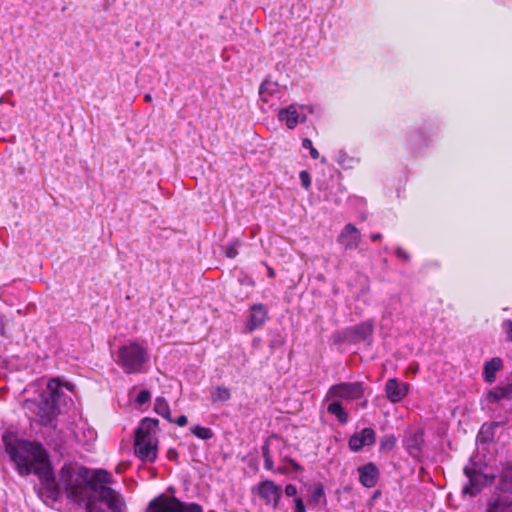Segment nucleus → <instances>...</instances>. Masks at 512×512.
Wrapping results in <instances>:
<instances>
[{"mask_svg": "<svg viewBox=\"0 0 512 512\" xmlns=\"http://www.w3.org/2000/svg\"><path fill=\"white\" fill-rule=\"evenodd\" d=\"M265 266L267 268L268 277L274 278L276 276L275 270L272 267H270L269 265H267L266 263H265Z\"/></svg>", "mask_w": 512, "mask_h": 512, "instance_id": "nucleus-42", "label": "nucleus"}, {"mask_svg": "<svg viewBox=\"0 0 512 512\" xmlns=\"http://www.w3.org/2000/svg\"><path fill=\"white\" fill-rule=\"evenodd\" d=\"M424 442V431L417 429L409 432L404 440V446L411 457L419 459L422 455Z\"/></svg>", "mask_w": 512, "mask_h": 512, "instance_id": "nucleus-17", "label": "nucleus"}, {"mask_svg": "<svg viewBox=\"0 0 512 512\" xmlns=\"http://www.w3.org/2000/svg\"><path fill=\"white\" fill-rule=\"evenodd\" d=\"M374 323L372 320H366L356 325L346 327L334 334L337 342L359 343L372 336Z\"/></svg>", "mask_w": 512, "mask_h": 512, "instance_id": "nucleus-8", "label": "nucleus"}, {"mask_svg": "<svg viewBox=\"0 0 512 512\" xmlns=\"http://www.w3.org/2000/svg\"><path fill=\"white\" fill-rule=\"evenodd\" d=\"M151 398V394L148 390H141L137 397L136 402L140 405L147 403Z\"/></svg>", "mask_w": 512, "mask_h": 512, "instance_id": "nucleus-35", "label": "nucleus"}, {"mask_svg": "<svg viewBox=\"0 0 512 512\" xmlns=\"http://www.w3.org/2000/svg\"><path fill=\"white\" fill-rule=\"evenodd\" d=\"M154 411L168 422L172 423L173 419L171 417L170 406L164 397H157L155 399Z\"/></svg>", "mask_w": 512, "mask_h": 512, "instance_id": "nucleus-26", "label": "nucleus"}, {"mask_svg": "<svg viewBox=\"0 0 512 512\" xmlns=\"http://www.w3.org/2000/svg\"><path fill=\"white\" fill-rule=\"evenodd\" d=\"M361 237L359 229L354 224L348 223L337 236V243L340 244L345 251L355 250L359 247Z\"/></svg>", "mask_w": 512, "mask_h": 512, "instance_id": "nucleus-12", "label": "nucleus"}, {"mask_svg": "<svg viewBox=\"0 0 512 512\" xmlns=\"http://www.w3.org/2000/svg\"><path fill=\"white\" fill-rule=\"evenodd\" d=\"M309 502L312 505L319 506L321 508L327 507V498L325 495L324 486L322 483H316Z\"/></svg>", "mask_w": 512, "mask_h": 512, "instance_id": "nucleus-23", "label": "nucleus"}, {"mask_svg": "<svg viewBox=\"0 0 512 512\" xmlns=\"http://www.w3.org/2000/svg\"><path fill=\"white\" fill-rule=\"evenodd\" d=\"M188 418L186 415H180L176 419H173L172 423H175L176 425L183 427L187 424Z\"/></svg>", "mask_w": 512, "mask_h": 512, "instance_id": "nucleus-39", "label": "nucleus"}, {"mask_svg": "<svg viewBox=\"0 0 512 512\" xmlns=\"http://www.w3.org/2000/svg\"><path fill=\"white\" fill-rule=\"evenodd\" d=\"M503 368V361L499 357H494L484 364L483 376L487 383H493L496 380V373Z\"/></svg>", "mask_w": 512, "mask_h": 512, "instance_id": "nucleus-19", "label": "nucleus"}, {"mask_svg": "<svg viewBox=\"0 0 512 512\" xmlns=\"http://www.w3.org/2000/svg\"><path fill=\"white\" fill-rule=\"evenodd\" d=\"M3 443L18 474L20 476L36 475L47 491L48 497L56 502L60 498V489L45 447L40 442L27 440H20L13 444L9 435L3 436Z\"/></svg>", "mask_w": 512, "mask_h": 512, "instance_id": "nucleus-1", "label": "nucleus"}, {"mask_svg": "<svg viewBox=\"0 0 512 512\" xmlns=\"http://www.w3.org/2000/svg\"><path fill=\"white\" fill-rule=\"evenodd\" d=\"M167 458L171 461H174L178 458V452L176 449H169L167 451Z\"/></svg>", "mask_w": 512, "mask_h": 512, "instance_id": "nucleus-40", "label": "nucleus"}, {"mask_svg": "<svg viewBox=\"0 0 512 512\" xmlns=\"http://www.w3.org/2000/svg\"><path fill=\"white\" fill-rule=\"evenodd\" d=\"M254 490L266 505L272 506L274 509L278 508L282 497V488L280 485L272 480L266 479L259 482L257 486L253 488V491Z\"/></svg>", "mask_w": 512, "mask_h": 512, "instance_id": "nucleus-11", "label": "nucleus"}, {"mask_svg": "<svg viewBox=\"0 0 512 512\" xmlns=\"http://www.w3.org/2000/svg\"><path fill=\"white\" fill-rule=\"evenodd\" d=\"M370 239L373 241V242H376V241H379L382 239V234L381 233H372L370 235Z\"/></svg>", "mask_w": 512, "mask_h": 512, "instance_id": "nucleus-43", "label": "nucleus"}, {"mask_svg": "<svg viewBox=\"0 0 512 512\" xmlns=\"http://www.w3.org/2000/svg\"><path fill=\"white\" fill-rule=\"evenodd\" d=\"M151 99L152 98H150V97L145 98L146 101H150Z\"/></svg>", "mask_w": 512, "mask_h": 512, "instance_id": "nucleus-46", "label": "nucleus"}, {"mask_svg": "<svg viewBox=\"0 0 512 512\" xmlns=\"http://www.w3.org/2000/svg\"><path fill=\"white\" fill-rule=\"evenodd\" d=\"M302 147L305 149H308L310 151V156L312 159H318L319 158V152L318 150L313 146V143L310 139L304 138L302 140Z\"/></svg>", "mask_w": 512, "mask_h": 512, "instance_id": "nucleus-32", "label": "nucleus"}, {"mask_svg": "<svg viewBox=\"0 0 512 512\" xmlns=\"http://www.w3.org/2000/svg\"><path fill=\"white\" fill-rule=\"evenodd\" d=\"M268 320V309L262 303L253 304L250 307V314L246 321V329L253 332L260 329Z\"/></svg>", "mask_w": 512, "mask_h": 512, "instance_id": "nucleus-14", "label": "nucleus"}, {"mask_svg": "<svg viewBox=\"0 0 512 512\" xmlns=\"http://www.w3.org/2000/svg\"><path fill=\"white\" fill-rule=\"evenodd\" d=\"M464 474L468 478V484L463 487V494L470 496L477 495L482 487L484 475L472 466H465L463 469Z\"/></svg>", "mask_w": 512, "mask_h": 512, "instance_id": "nucleus-16", "label": "nucleus"}, {"mask_svg": "<svg viewBox=\"0 0 512 512\" xmlns=\"http://www.w3.org/2000/svg\"><path fill=\"white\" fill-rule=\"evenodd\" d=\"M87 467L71 463L64 464L59 470V489H63L66 497L76 503L82 504L87 501L86 477Z\"/></svg>", "mask_w": 512, "mask_h": 512, "instance_id": "nucleus-3", "label": "nucleus"}, {"mask_svg": "<svg viewBox=\"0 0 512 512\" xmlns=\"http://www.w3.org/2000/svg\"><path fill=\"white\" fill-rule=\"evenodd\" d=\"M312 113L310 106L291 104L278 112V119L284 122L288 129H294L299 123H304L307 116Z\"/></svg>", "mask_w": 512, "mask_h": 512, "instance_id": "nucleus-10", "label": "nucleus"}, {"mask_svg": "<svg viewBox=\"0 0 512 512\" xmlns=\"http://www.w3.org/2000/svg\"><path fill=\"white\" fill-rule=\"evenodd\" d=\"M148 512H203L197 503H186L174 496L161 494L152 499L147 508Z\"/></svg>", "mask_w": 512, "mask_h": 512, "instance_id": "nucleus-6", "label": "nucleus"}, {"mask_svg": "<svg viewBox=\"0 0 512 512\" xmlns=\"http://www.w3.org/2000/svg\"><path fill=\"white\" fill-rule=\"evenodd\" d=\"M512 398V384L505 386H497L488 392V399L494 402H498L502 399Z\"/></svg>", "mask_w": 512, "mask_h": 512, "instance_id": "nucleus-22", "label": "nucleus"}, {"mask_svg": "<svg viewBox=\"0 0 512 512\" xmlns=\"http://www.w3.org/2000/svg\"><path fill=\"white\" fill-rule=\"evenodd\" d=\"M240 242L238 240L233 241L231 244L225 247V256L228 258H235L238 255V247Z\"/></svg>", "mask_w": 512, "mask_h": 512, "instance_id": "nucleus-31", "label": "nucleus"}, {"mask_svg": "<svg viewBox=\"0 0 512 512\" xmlns=\"http://www.w3.org/2000/svg\"><path fill=\"white\" fill-rule=\"evenodd\" d=\"M359 482L366 488H373L377 485L380 471L375 463L369 462L357 469Z\"/></svg>", "mask_w": 512, "mask_h": 512, "instance_id": "nucleus-18", "label": "nucleus"}, {"mask_svg": "<svg viewBox=\"0 0 512 512\" xmlns=\"http://www.w3.org/2000/svg\"><path fill=\"white\" fill-rule=\"evenodd\" d=\"M284 461L290 466L292 471L303 472L304 468L296 460L290 457H286Z\"/></svg>", "mask_w": 512, "mask_h": 512, "instance_id": "nucleus-36", "label": "nucleus"}, {"mask_svg": "<svg viewBox=\"0 0 512 512\" xmlns=\"http://www.w3.org/2000/svg\"><path fill=\"white\" fill-rule=\"evenodd\" d=\"M367 404H368V400H364V401L361 403V407H362V408H366V407H367Z\"/></svg>", "mask_w": 512, "mask_h": 512, "instance_id": "nucleus-44", "label": "nucleus"}, {"mask_svg": "<svg viewBox=\"0 0 512 512\" xmlns=\"http://www.w3.org/2000/svg\"><path fill=\"white\" fill-rule=\"evenodd\" d=\"M299 178H300V181H301V184L302 186L306 189V190H309L310 186H311V177H310V174L308 171L306 170H303L299 173Z\"/></svg>", "mask_w": 512, "mask_h": 512, "instance_id": "nucleus-34", "label": "nucleus"}, {"mask_svg": "<svg viewBox=\"0 0 512 512\" xmlns=\"http://www.w3.org/2000/svg\"><path fill=\"white\" fill-rule=\"evenodd\" d=\"M232 398V391L226 385H217L210 393L212 403H226Z\"/></svg>", "mask_w": 512, "mask_h": 512, "instance_id": "nucleus-21", "label": "nucleus"}, {"mask_svg": "<svg viewBox=\"0 0 512 512\" xmlns=\"http://www.w3.org/2000/svg\"><path fill=\"white\" fill-rule=\"evenodd\" d=\"M159 421L144 418L135 430L134 453L143 462L153 463L158 456V440L155 437Z\"/></svg>", "mask_w": 512, "mask_h": 512, "instance_id": "nucleus-4", "label": "nucleus"}, {"mask_svg": "<svg viewBox=\"0 0 512 512\" xmlns=\"http://www.w3.org/2000/svg\"><path fill=\"white\" fill-rule=\"evenodd\" d=\"M441 262L437 259L427 260L424 264V269L426 272H433L441 269Z\"/></svg>", "mask_w": 512, "mask_h": 512, "instance_id": "nucleus-33", "label": "nucleus"}, {"mask_svg": "<svg viewBox=\"0 0 512 512\" xmlns=\"http://www.w3.org/2000/svg\"><path fill=\"white\" fill-rule=\"evenodd\" d=\"M191 433L201 440H209L214 436L213 431L208 427L195 425L190 428Z\"/></svg>", "mask_w": 512, "mask_h": 512, "instance_id": "nucleus-27", "label": "nucleus"}, {"mask_svg": "<svg viewBox=\"0 0 512 512\" xmlns=\"http://www.w3.org/2000/svg\"><path fill=\"white\" fill-rule=\"evenodd\" d=\"M396 445V438L394 435H386L380 439V450L391 451Z\"/></svg>", "mask_w": 512, "mask_h": 512, "instance_id": "nucleus-29", "label": "nucleus"}, {"mask_svg": "<svg viewBox=\"0 0 512 512\" xmlns=\"http://www.w3.org/2000/svg\"><path fill=\"white\" fill-rule=\"evenodd\" d=\"M65 386L67 389H71V385L69 383H63L58 378H52L47 383V393H45L46 397H51L52 399L58 401L60 397L63 395L61 388Z\"/></svg>", "mask_w": 512, "mask_h": 512, "instance_id": "nucleus-20", "label": "nucleus"}, {"mask_svg": "<svg viewBox=\"0 0 512 512\" xmlns=\"http://www.w3.org/2000/svg\"><path fill=\"white\" fill-rule=\"evenodd\" d=\"M486 512H512V500L491 499L487 503Z\"/></svg>", "mask_w": 512, "mask_h": 512, "instance_id": "nucleus-25", "label": "nucleus"}, {"mask_svg": "<svg viewBox=\"0 0 512 512\" xmlns=\"http://www.w3.org/2000/svg\"><path fill=\"white\" fill-rule=\"evenodd\" d=\"M403 257H404L405 259H408V254H407V253H404V254H403Z\"/></svg>", "mask_w": 512, "mask_h": 512, "instance_id": "nucleus-45", "label": "nucleus"}, {"mask_svg": "<svg viewBox=\"0 0 512 512\" xmlns=\"http://www.w3.org/2000/svg\"><path fill=\"white\" fill-rule=\"evenodd\" d=\"M87 485V500L95 499L92 493H97L99 500L106 503L112 512H123V504L119 492L108 487L114 482L111 473L105 469H89L84 474Z\"/></svg>", "mask_w": 512, "mask_h": 512, "instance_id": "nucleus-2", "label": "nucleus"}, {"mask_svg": "<svg viewBox=\"0 0 512 512\" xmlns=\"http://www.w3.org/2000/svg\"><path fill=\"white\" fill-rule=\"evenodd\" d=\"M259 93L269 95L280 93L279 86L276 82L265 80L260 86Z\"/></svg>", "mask_w": 512, "mask_h": 512, "instance_id": "nucleus-28", "label": "nucleus"}, {"mask_svg": "<svg viewBox=\"0 0 512 512\" xmlns=\"http://www.w3.org/2000/svg\"><path fill=\"white\" fill-rule=\"evenodd\" d=\"M285 494L288 497H295L297 495V487L293 484L286 485Z\"/></svg>", "mask_w": 512, "mask_h": 512, "instance_id": "nucleus-38", "label": "nucleus"}, {"mask_svg": "<svg viewBox=\"0 0 512 512\" xmlns=\"http://www.w3.org/2000/svg\"><path fill=\"white\" fill-rule=\"evenodd\" d=\"M505 327H506V332H507L508 339L510 341H512V321H507L505 323Z\"/></svg>", "mask_w": 512, "mask_h": 512, "instance_id": "nucleus-41", "label": "nucleus"}, {"mask_svg": "<svg viewBox=\"0 0 512 512\" xmlns=\"http://www.w3.org/2000/svg\"><path fill=\"white\" fill-rule=\"evenodd\" d=\"M376 442V432L373 428L366 427L359 433H354L348 441V447L353 452H359L364 446H372Z\"/></svg>", "mask_w": 512, "mask_h": 512, "instance_id": "nucleus-13", "label": "nucleus"}, {"mask_svg": "<svg viewBox=\"0 0 512 512\" xmlns=\"http://www.w3.org/2000/svg\"><path fill=\"white\" fill-rule=\"evenodd\" d=\"M327 412L331 415L336 416L337 420L341 424H346L349 420L348 413L344 410L342 403L339 401H333L327 406Z\"/></svg>", "mask_w": 512, "mask_h": 512, "instance_id": "nucleus-24", "label": "nucleus"}, {"mask_svg": "<svg viewBox=\"0 0 512 512\" xmlns=\"http://www.w3.org/2000/svg\"><path fill=\"white\" fill-rule=\"evenodd\" d=\"M368 387L364 382H341L330 386L326 398H339L348 401L360 400L364 397Z\"/></svg>", "mask_w": 512, "mask_h": 512, "instance_id": "nucleus-7", "label": "nucleus"}, {"mask_svg": "<svg viewBox=\"0 0 512 512\" xmlns=\"http://www.w3.org/2000/svg\"><path fill=\"white\" fill-rule=\"evenodd\" d=\"M293 502H294V505H295L294 512H306V508H305V505H304V502H303L302 498L295 497Z\"/></svg>", "mask_w": 512, "mask_h": 512, "instance_id": "nucleus-37", "label": "nucleus"}, {"mask_svg": "<svg viewBox=\"0 0 512 512\" xmlns=\"http://www.w3.org/2000/svg\"><path fill=\"white\" fill-rule=\"evenodd\" d=\"M409 384L396 378H390L385 383V393L391 403L402 401L409 393Z\"/></svg>", "mask_w": 512, "mask_h": 512, "instance_id": "nucleus-15", "label": "nucleus"}, {"mask_svg": "<svg viewBox=\"0 0 512 512\" xmlns=\"http://www.w3.org/2000/svg\"><path fill=\"white\" fill-rule=\"evenodd\" d=\"M115 362L125 374L142 373L149 362L148 348L137 340L129 341L118 348Z\"/></svg>", "mask_w": 512, "mask_h": 512, "instance_id": "nucleus-5", "label": "nucleus"}, {"mask_svg": "<svg viewBox=\"0 0 512 512\" xmlns=\"http://www.w3.org/2000/svg\"><path fill=\"white\" fill-rule=\"evenodd\" d=\"M262 456L264 458V467L266 470H273L274 468V461L272 459V456L270 454V447L268 444H264L262 446Z\"/></svg>", "mask_w": 512, "mask_h": 512, "instance_id": "nucleus-30", "label": "nucleus"}, {"mask_svg": "<svg viewBox=\"0 0 512 512\" xmlns=\"http://www.w3.org/2000/svg\"><path fill=\"white\" fill-rule=\"evenodd\" d=\"M26 402L35 407L34 411L39 419V423L43 426L51 425L59 413L56 400L46 397L45 393H42L37 400H27Z\"/></svg>", "mask_w": 512, "mask_h": 512, "instance_id": "nucleus-9", "label": "nucleus"}]
</instances>
